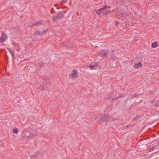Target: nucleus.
I'll return each mask as SVG.
<instances>
[{
	"label": "nucleus",
	"instance_id": "7c9ffc66",
	"mask_svg": "<svg viewBox=\"0 0 159 159\" xmlns=\"http://www.w3.org/2000/svg\"><path fill=\"white\" fill-rule=\"evenodd\" d=\"M130 98V97H128L127 98V99L126 100V102H127V101L129 100V98Z\"/></svg>",
	"mask_w": 159,
	"mask_h": 159
},
{
	"label": "nucleus",
	"instance_id": "dca6fc26",
	"mask_svg": "<svg viewBox=\"0 0 159 159\" xmlns=\"http://www.w3.org/2000/svg\"><path fill=\"white\" fill-rule=\"evenodd\" d=\"M112 12V11L111 10H108L106 12H104L103 13V14L104 15H108L109 13H110Z\"/></svg>",
	"mask_w": 159,
	"mask_h": 159
},
{
	"label": "nucleus",
	"instance_id": "f3484780",
	"mask_svg": "<svg viewBox=\"0 0 159 159\" xmlns=\"http://www.w3.org/2000/svg\"><path fill=\"white\" fill-rule=\"evenodd\" d=\"M13 132L14 133L17 134L18 132V131L17 129V128L15 127L13 129Z\"/></svg>",
	"mask_w": 159,
	"mask_h": 159
},
{
	"label": "nucleus",
	"instance_id": "72a5a7b5",
	"mask_svg": "<svg viewBox=\"0 0 159 159\" xmlns=\"http://www.w3.org/2000/svg\"><path fill=\"white\" fill-rule=\"evenodd\" d=\"M158 145H159V142L158 143Z\"/></svg>",
	"mask_w": 159,
	"mask_h": 159
},
{
	"label": "nucleus",
	"instance_id": "393cba45",
	"mask_svg": "<svg viewBox=\"0 0 159 159\" xmlns=\"http://www.w3.org/2000/svg\"><path fill=\"white\" fill-rule=\"evenodd\" d=\"M122 95H120L118 97H117V98H113L115 100H116L118 99L119 98L122 97Z\"/></svg>",
	"mask_w": 159,
	"mask_h": 159
},
{
	"label": "nucleus",
	"instance_id": "c756f323",
	"mask_svg": "<svg viewBox=\"0 0 159 159\" xmlns=\"http://www.w3.org/2000/svg\"><path fill=\"white\" fill-rule=\"evenodd\" d=\"M20 47H18V48H16V50L17 51H19L20 50Z\"/></svg>",
	"mask_w": 159,
	"mask_h": 159
},
{
	"label": "nucleus",
	"instance_id": "cd10ccee",
	"mask_svg": "<svg viewBox=\"0 0 159 159\" xmlns=\"http://www.w3.org/2000/svg\"><path fill=\"white\" fill-rule=\"evenodd\" d=\"M47 29H46V30H44L42 32L43 33V34H45L47 32Z\"/></svg>",
	"mask_w": 159,
	"mask_h": 159
},
{
	"label": "nucleus",
	"instance_id": "f03ea898",
	"mask_svg": "<svg viewBox=\"0 0 159 159\" xmlns=\"http://www.w3.org/2000/svg\"><path fill=\"white\" fill-rule=\"evenodd\" d=\"M41 86L39 87V89H41L42 90H47L50 87L49 82L48 81H45L41 82Z\"/></svg>",
	"mask_w": 159,
	"mask_h": 159
},
{
	"label": "nucleus",
	"instance_id": "f257e3e1",
	"mask_svg": "<svg viewBox=\"0 0 159 159\" xmlns=\"http://www.w3.org/2000/svg\"><path fill=\"white\" fill-rule=\"evenodd\" d=\"M35 136V134L34 130H31L26 132L24 137H25L28 139L30 140L32 139Z\"/></svg>",
	"mask_w": 159,
	"mask_h": 159
},
{
	"label": "nucleus",
	"instance_id": "0eeeda50",
	"mask_svg": "<svg viewBox=\"0 0 159 159\" xmlns=\"http://www.w3.org/2000/svg\"><path fill=\"white\" fill-rule=\"evenodd\" d=\"M142 66V63L140 62L134 65V67L136 69L140 68Z\"/></svg>",
	"mask_w": 159,
	"mask_h": 159
},
{
	"label": "nucleus",
	"instance_id": "7ed1b4c3",
	"mask_svg": "<svg viewBox=\"0 0 159 159\" xmlns=\"http://www.w3.org/2000/svg\"><path fill=\"white\" fill-rule=\"evenodd\" d=\"M64 17V15H63L61 11H59L57 13L56 16H53L52 20L53 21H56L59 20L63 19Z\"/></svg>",
	"mask_w": 159,
	"mask_h": 159
},
{
	"label": "nucleus",
	"instance_id": "5701e85b",
	"mask_svg": "<svg viewBox=\"0 0 159 159\" xmlns=\"http://www.w3.org/2000/svg\"><path fill=\"white\" fill-rule=\"evenodd\" d=\"M155 148V147H154V146L152 147L151 148L149 149V150H150L149 151H153L154 150Z\"/></svg>",
	"mask_w": 159,
	"mask_h": 159
},
{
	"label": "nucleus",
	"instance_id": "b1692460",
	"mask_svg": "<svg viewBox=\"0 0 159 159\" xmlns=\"http://www.w3.org/2000/svg\"><path fill=\"white\" fill-rule=\"evenodd\" d=\"M89 68L91 69H93L95 65H90L89 66Z\"/></svg>",
	"mask_w": 159,
	"mask_h": 159
},
{
	"label": "nucleus",
	"instance_id": "4468645a",
	"mask_svg": "<svg viewBox=\"0 0 159 159\" xmlns=\"http://www.w3.org/2000/svg\"><path fill=\"white\" fill-rule=\"evenodd\" d=\"M6 39L3 38V37H1L0 38V42L1 43L5 42Z\"/></svg>",
	"mask_w": 159,
	"mask_h": 159
},
{
	"label": "nucleus",
	"instance_id": "aec40b11",
	"mask_svg": "<svg viewBox=\"0 0 159 159\" xmlns=\"http://www.w3.org/2000/svg\"><path fill=\"white\" fill-rule=\"evenodd\" d=\"M138 96V95L137 94H135L133 95H131L130 96V97L131 98V99H133Z\"/></svg>",
	"mask_w": 159,
	"mask_h": 159
},
{
	"label": "nucleus",
	"instance_id": "4be33fe9",
	"mask_svg": "<svg viewBox=\"0 0 159 159\" xmlns=\"http://www.w3.org/2000/svg\"><path fill=\"white\" fill-rule=\"evenodd\" d=\"M124 3H125L126 2L130 1L131 0H121Z\"/></svg>",
	"mask_w": 159,
	"mask_h": 159
},
{
	"label": "nucleus",
	"instance_id": "a878e982",
	"mask_svg": "<svg viewBox=\"0 0 159 159\" xmlns=\"http://www.w3.org/2000/svg\"><path fill=\"white\" fill-rule=\"evenodd\" d=\"M66 11H61L62 14L63 15H64V14H65L66 13Z\"/></svg>",
	"mask_w": 159,
	"mask_h": 159
},
{
	"label": "nucleus",
	"instance_id": "a211bd4d",
	"mask_svg": "<svg viewBox=\"0 0 159 159\" xmlns=\"http://www.w3.org/2000/svg\"><path fill=\"white\" fill-rule=\"evenodd\" d=\"M38 157V155L35 154L34 155L30 156V158L31 159H35L36 158Z\"/></svg>",
	"mask_w": 159,
	"mask_h": 159
},
{
	"label": "nucleus",
	"instance_id": "9b49d317",
	"mask_svg": "<svg viewBox=\"0 0 159 159\" xmlns=\"http://www.w3.org/2000/svg\"><path fill=\"white\" fill-rule=\"evenodd\" d=\"M43 34L42 31L39 30H36L34 33V36H37L38 35H41Z\"/></svg>",
	"mask_w": 159,
	"mask_h": 159
},
{
	"label": "nucleus",
	"instance_id": "6ab92c4d",
	"mask_svg": "<svg viewBox=\"0 0 159 159\" xmlns=\"http://www.w3.org/2000/svg\"><path fill=\"white\" fill-rule=\"evenodd\" d=\"M2 37H3V38L7 39V36L6 35V34L4 33V32H3L2 33Z\"/></svg>",
	"mask_w": 159,
	"mask_h": 159
},
{
	"label": "nucleus",
	"instance_id": "f8f14e48",
	"mask_svg": "<svg viewBox=\"0 0 159 159\" xmlns=\"http://www.w3.org/2000/svg\"><path fill=\"white\" fill-rule=\"evenodd\" d=\"M158 46V43L157 42H154L152 43V48H155L157 46Z\"/></svg>",
	"mask_w": 159,
	"mask_h": 159
},
{
	"label": "nucleus",
	"instance_id": "1a4fd4ad",
	"mask_svg": "<svg viewBox=\"0 0 159 159\" xmlns=\"http://www.w3.org/2000/svg\"><path fill=\"white\" fill-rule=\"evenodd\" d=\"M77 70H74L73 71V72L72 74H71L70 75H71L73 77V78H76L77 76H78V75H77Z\"/></svg>",
	"mask_w": 159,
	"mask_h": 159
},
{
	"label": "nucleus",
	"instance_id": "412c9836",
	"mask_svg": "<svg viewBox=\"0 0 159 159\" xmlns=\"http://www.w3.org/2000/svg\"><path fill=\"white\" fill-rule=\"evenodd\" d=\"M51 13H53L55 12V11L53 8H51Z\"/></svg>",
	"mask_w": 159,
	"mask_h": 159
},
{
	"label": "nucleus",
	"instance_id": "2eb2a0df",
	"mask_svg": "<svg viewBox=\"0 0 159 159\" xmlns=\"http://www.w3.org/2000/svg\"><path fill=\"white\" fill-rule=\"evenodd\" d=\"M12 44L14 45V46L16 47V46H17L18 47H20V45L17 43H16L14 42H12Z\"/></svg>",
	"mask_w": 159,
	"mask_h": 159
},
{
	"label": "nucleus",
	"instance_id": "423d86ee",
	"mask_svg": "<svg viewBox=\"0 0 159 159\" xmlns=\"http://www.w3.org/2000/svg\"><path fill=\"white\" fill-rule=\"evenodd\" d=\"M109 53V52H103L100 54V56L101 57H108L107 54Z\"/></svg>",
	"mask_w": 159,
	"mask_h": 159
},
{
	"label": "nucleus",
	"instance_id": "bb28decb",
	"mask_svg": "<svg viewBox=\"0 0 159 159\" xmlns=\"http://www.w3.org/2000/svg\"><path fill=\"white\" fill-rule=\"evenodd\" d=\"M67 0H63L62 1L61 3H66L67 2Z\"/></svg>",
	"mask_w": 159,
	"mask_h": 159
},
{
	"label": "nucleus",
	"instance_id": "20e7f679",
	"mask_svg": "<svg viewBox=\"0 0 159 159\" xmlns=\"http://www.w3.org/2000/svg\"><path fill=\"white\" fill-rule=\"evenodd\" d=\"M111 116L109 114L104 115L102 116L101 120L103 121H107L110 120Z\"/></svg>",
	"mask_w": 159,
	"mask_h": 159
},
{
	"label": "nucleus",
	"instance_id": "473e14b6",
	"mask_svg": "<svg viewBox=\"0 0 159 159\" xmlns=\"http://www.w3.org/2000/svg\"><path fill=\"white\" fill-rule=\"evenodd\" d=\"M129 126V125H128V126H127L126 127V128H127Z\"/></svg>",
	"mask_w": 159,
	"mask_h": 159
},
{
	"label": "nucleus",
	"instance_id": "39448f33",
	"mask_svg": "<svg viewBox=\"0 0 159 159\" xmlns=\"http://www.w3.org/2000/svg\"><path fill=\"white\" fill-rule=\"evenodd\" d=\"M107 5H105L103 8H101L98 10H95V11L97 14L100 15L101 14L102 11H103L106 9L107 8Z\"/></svg>",
	"mask_w": 159,
	"mask_h": 159
},
{
	"label": "nucleus",
	"instance_id": "6e6552de",
	"mask_svg": "<svg viewBox=\"0 0 159 159\" xmlns=\"http://www.w3.org/2000/svg\"><path fill=\"white\" fill-rule=\"evenodd\" d=\"M42 24V21H39L36 23H34L30 25L31 27L34 26H39Z\"/></svg>",
	"mask_w": 159,
	"mask_h": 159
},
{
	"label": "nucleus",
	"instance_id": "2f4dec72",
	"mask_svg": "<svg viewBox=\"0 0 159 159\" xmlns=\"http://www.w3.org/2000/svg\"><path fill=\"white\" fill-rule=\"evenodd\" d=\"M111 7L110 6H108V7H107V8H108V9H110L111 8Z\"/></svg>",
	"mask_w": 159,
	"mask_h": 159
},
{
	"label": "nucleus",
	"instance_id": "9d476101",
	"mask_svg": "<svg viewBox=\"0 0 159 159\" xmlns=\"http://www.w3.org/2000/svg\"><path fill=\"white\" fill-rule=\"evenodd\" d=\"M158 101L157 102H154V100H151V104L155 106L156 107H158L159 106Z\"/></svg>",
	"mask_w": 159,
	"mask_h": 159
},
{
	"label": "nucleus",
	"instance_id": "ddd939ff",
	"mask_svg": "<svg viewBox=\"0 0 159 159\" xmlns=\"http://www.w3.org/2000/svg\"><path fill=\"white\" fill-rule=\"evenodd\" d=\"M8 50L9 52H10L11 54L12 57H13L15 54L14 51L11 50V49L10 48H8Z\"/></svg>",
	"mask_w": 159,
	"mask_h": 159
},
{
	"label": "nucleus",
	"instance_id": "c85d7f7f",
	"mask_svg": "<svg viewBox=\"0 0 159 159\" xmlns=\"http://www.w3.org/2000/svg\"><path fill=\"white\" fill-rule=\"evenodd\" d=\"M119 24V23L118 22H116V23H115V25L116 26H118V24Z\"/></svg>",
	"mask_w": 159,
	"mask_h": 159
}]
</instances>
